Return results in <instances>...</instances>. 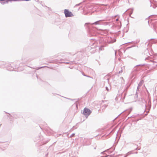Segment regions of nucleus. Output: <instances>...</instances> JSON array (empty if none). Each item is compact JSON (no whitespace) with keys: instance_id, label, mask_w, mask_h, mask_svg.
Segmentation results:
<instances>
[{"instance_id":"f257e3e1","label":"nucleus","mask_w":157,"mask_h":157,"mask_svg":"<svg viewBox=\"0 0 157 157\" xmlns=\"http://www.w3.org/2000/svg\"><path fill=\"white\" fill-rule=\"evenodd\" d=\"M91 113V111L90 109L86 108H85L83 110V114L86 117L89 116Z\"/></svg>"},{"instance_id":"f03ea898","label":"nucleus","mask_w":157,"mask_h":157,"mask_svg":"<svg viewBox=\"0 0 157 157\" xmlns=\"http://www.w3.org/2000/svg\"><path fill=\"white\" fill-rule=\"evenodd\" d=\"M64 13L66 17H72L73 16V14L71 12H70L67 10H64Z\"/></svg>"},{"instance_id":"7ed1b4c3","label":"nucleus","mask_w":157,"mask_h":157,"mask_svg":"<svg viewBox=\"0 0 157 157\" xmlns=\"http://www.w3.org/2000/svg\"><path fill=\"white\" fill-rule=\"evenodd\" d=\"M116 41V40L114 39L113 41H112L110 43H113L115 42Z\"/></svg>"},{"instance_id":"20e7f679","label":"nucleus","mask_w":157,"mask_h":157,"mask_svg":"<svg viewBox=\"0 0 157 157\" xmlns=\"http://www.w3.org/2000/svg\"><path fill=\"white\" fill-rule=\"evenodd\" d=\"M98 21H96V22H95L94 24H95V25H97V24H98Z\"/></svg>"}]
</instances>
